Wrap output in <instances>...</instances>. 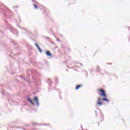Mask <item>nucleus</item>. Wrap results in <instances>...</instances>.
Listing matches in <instances>:
<instances>
[{
	"mask_svg": "<svg viewBox=\"0 0 130 130\" xmlns=\"http://www.w3.org/2000/svg\"><path fill=\"white\" fill-rule=\"evenodd\" d=\"M98 93L101 97H104V98H106V97H107V95H106L105 91L103 89L99 88L98 90Z\"/></svg>",
	"mask_w": 130,
	"mask_h": 130,
	"instance_id": "1",
	"label": "nucleus"
},
{
	"mask_svg": "<svg viewBox=\"0 0 130 130\" xmlns=\"http://www.w3.org/2000/svg\"><path fill=\"white\" fill-rule=\"evenodd\" d=\"M102 99H101L100 98H98V102H97V104L98 105H99L100 106H101L102 105V103L100 102Z\"/></svg>",
	"mask_w": 130,
	"mask_h": 130,
	"instance_id": "2",
	"label": "nucleus"
},
{
	"mask_svg": "<svg viewBox=\"0 0 130 130\" xmlns=\"http://www.w3.org/2000/svg\"><path fill=\"white\" fill-rule=\"evenodd\" d=\"M34 100H35V101H36V102H37V105L38 106L39 105V102L38 101V98H37V97H35Z\"/></svg>",
	"mask_w": 130,
	"mask_h": 130,
	"instance_id": "3",
	"label": "nucleus"
},
{
	"mask_svg": "<svg viewBox=\"0 0 130 130\" xmlns=\"http://www.w3.org/2000/svg\"><path fill=\"white\" fill-rule=\"evenodd\" d=\"M82 85L81 84L77 85L75 88V90H79V89H80V88L82 87Z\"/></svg>",
	"mask_w": 130,
	"mask_h": 130,
	"instance_id": "4",
	"label": "nucleus"
},
{
	"mask_svg": "<svg viewBox=\"0 0 130 130\" xmlns=\"http://www.w3.org/2000/svg\"><path fill=\"white\" fill-rule=\"evenodd\" d=\"M35 45L36 47L38 48V49H39V51L41 52V49H40V47H39V46L38 45V44H36Z\"/></svg>",
	"mask_w": 130,
	"mask_h": 130,
	"instance_id": "5",
	"label": "nucleus"
},
{
	"mask_svg": "<svg viewBox=\"0 0 130 130\" xmlns=\"http://www.w3.org/2000/svg\"><path fill=\"white\" fill-rule=\"evenodd\" d=\"M46 54L47 55H48V56H51V54L50 53V52L48 51L46 52Z\"/></svg>",
	"mask_w": 130,
	"mask_h": 130,
	"instance_id": "6",
	"label": "nucleus"
},
{
	"mask_svg": "<svg viewBox=\"0 0 130 130\" xmlns=\"http://www.w3.org/2000/svg\"><path fill=\"white\" fill-rule=\"evenodd\" d=\"M27 100H28V101L30 103H31L32 105H35V104L33 103V102H32V101L31 100V99L30 98H28Z\"/></svg>",
	"mask_w": 130,
	"mask_h": 130,
	"instance_id": "7",
	"label": "nucleus"
},
{
	"mask_svg": "<svg viewBox=\"0 0 130 130\" xmlns=\"http://www.w3.org/2000/svg\"><path fill=\"white\" fill-rule=\"evenodd\" d=\"M103 101H107V102L109 103V101H108V99H106V98H103L102 99Z\"/></svg>",
	"mask_w": 130,
	"mask_h": 130,
	"instance_id": "8",
	"label": "nucleus"
},
{
	"mask_svg": "<svg viewBox=\"0 0 130 130\" xmlns=\"http://www.w3.org/2000/svg\"><path fill=\"white\" fill-rule=\"evenodd\" d=\"M33 6H34L35 9H36V10H37V9H38V7L36 6V5L34 4Z\"/></svg>",
	"mask_w": 130,
	"mask_h": 130,
	"instance_id": "9",
	"label": "nucleus"
},
{
	"mask_svg": "<svg viewBox=\"0 0 130 130\" xmlns=\"http://www.w3.org/2000/svg\"><path fill=\"white\" fill-rule=\"evenodd\" d=\"M102 118H103V119H104V118L103 117H102Z\"/></svg>",
	"mask_w": 130,
	"mask_h": 130,
	"instance_id": "10",
	"label": "nucleus"
}]
</instances>
